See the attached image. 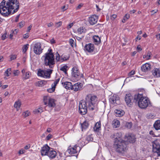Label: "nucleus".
Returning <instances> with one entry per match:
<instances>
[{"label":"nucleus","instance_id":"20e7f679","mask_svg":"<svg viewBox=\"0 0 160 160\" xmlns=\"http://www.w3.org/2000/svg\"><path fill=\"white\" fill-rule=\"evenodd\" d=\"M84 101L88 104L89 109L93 110L96 108L97 98L96 96L89 94L86 95Z\"/></svg>","mask_w":160,"mask_h":160},{"label":"nucleus","instance_id":"9d476101","mask_svg":"<svg viewBox=\"0 0 160 160\" xmlns=\"http://www.w3.org/2000/svg\"><path fill=\"white\" fill-rule=\"evenodd\" d=\"M72 77L77 80H78L80 78L79 72L76 67H74L72 69Z\"/></svg>","mask_w":160,"mask_h":160},{"label":"nucleus","instance_id":"49530a36","mask_svg":"<svg viewBox=\"0 0 160 160\" xmlns=\"http://www.w3.org/2000/svg\"><path fill=\"white\" fill-rule=\"evenodd\" d=\"M20 73L18 70H15L13 71V74L14 76H18Z\"/></svg>","mask_w":160,"mask_h":160},{"label":"nucleus","instance_id":"4be33fe9","mask_svg":"<svg viewBox=\"0 0 160 160\" xmlns=\"http://www.w3.org/2000/svg\"><path fill=\"white\" fill-rule=\"evenodd\" d=\"M93 42L96 45H98L101 43L100 38L97 35H94L93 37Z\"/></svg>","mask_w":160,"mask_h":160},{"label":"nucleus","instance_id":"3c124183","mask_svg":"<svg viewBox=\"0 0 160 160\" xmlns=\"http://www.w3.org/2000/svg\"><path fill=\"white\" fill-rule=\"evenodd\" d=\"M43 111L42 108H39L35 111V112L38 113H41Z\"/></svg>","mask_w":160,"mask_h":160},{"label":"nucleus","instance_id":"ddd939ff","mask_svg":"<svg viewBox=\"0 0 160 160\" xmlns=\"http://www.w3.org/2000/svg\"><path fill=\"white\" fill-rule=\"evenodd\" d=\"M98 17V16L94 15L91 16L89 18V22L91 25L95 24L97 22Z\"/></svg>","mask_w":160,"mask_h":160},{"label":"nucleus","instance_id":"c03bdc74","mask_svg":"<svg viewBox=\"0 0 160 160\" xmlns=\"http://www.w3.org/2000/svg\"><path fill=\"white\" fill-rule=\"evenodd\" d=\"M25 22L22 21L18 23V26L20 28H22L25 25Z\"/></svg>","mask_w":160,"mask_h":160},{"label":"nucleus","instance_id":"b1692460","mask_svg":"<svg viewBox=\"0 0 160 160\" xmlns=\"http://www.w3.org/2000/svg\"><path fill=\"white\" fill-rule=\"evenodd\" d=\"M114 112L115 113L116 116L118 117H121L123 116L124 114L125 113L124 111L122 110H115Z\"/></svg>","mask_w":160,"mask_h":160},{"label":"nucleus","instance_id":"79ce46f5","mask_svg":"<svg viewBox=\"0 0 160 160\" xmlns=\"http://www.w3.org/2000/svg\"><path fill=\"white\" fill-rule=\"evenodd\" d=\"M55 89V87L53 86H52L51 88L48 89H47V91L49 92L52 93L54 91Z\"/></svg>","mask_w":160,"mask_h":160},{"label":"nucleus","instance_id":"e2e57ef3","mask_svg":"<svg viewBox=\"0 0 160 160\" xmlns=\"http://www.w3.org/2000/svg\"><path fill=\"white\" fill-rule=\"evenodd\" d=\"M83 36H82L81 37H76V38L78 41H80L83 38Z\"/></svg>","mask_w":160,"mask_h":160},{"label":"nucleus","instance_id":"f3484780","mask_svg":"<svg viewBox=\"0 0 160 160\" xmlns=\"http://www.w3.org/2000/svg\"><path fill=\"white\" fill-rule=\"evenodd\" d=\"M78 147L80 148V147L76 145H75L73 147H69L67 149V152L70 154L76 153L77 152V148Z\"/></svg>","mask_w":160,"mask_h":160},{"label":"nucleus","instance_id":"1a4fd4ad","mask_svg":"<svg viewBox=\"0 0 160 160\" xmlns=\"http://www.w3.org/2000/svg\"><path fill=\"white\" fill-rule=\"evenodd\" d=\"M34 52L36 54L39 55L42 52L43 49L41 48V45L40 42H36L33 46Z\"/></svg>","mask_w":160,"mask_h":160},{"label":"nucleus","instance_id":"c9c22d12","mask_svg":"<svg viewBox=\"0 0 160 160\" xmlns=\"http://www.w3.org/2000/svg\"><path fill=\"white\" fill-rule=\"evenodd\" d=\"M88 123L86 122H84L81 125L82 128V129H85L88 128Z\"/></svg>","mask_w":160,"mask_h":160},{"label":"nucleus","instance_id":"09e8293b","mask_svg":"<svg viewBox=\"0 0 160 160\" xmlns=\"http://www.w3.org/2000/svg\"><path fill=\"white\" fill-rule=\"evenodd\" d=\"M69 42L70 44L71 45L72 47H73V46L74 44V40H73L72 39H70L69 40Z\"/></svg>","mask_w":160,"mask_h":160},{"label":"nucleus","instance_id":"473e14b6","mask_svg":"<svg viewBox=\"0 0 160 160\" xmlns=\"http://www.w3.org/2000/svg\"><path fill=\"white\" fill-rule=\"evenodd\" d=\"M86 32V30L83 27H81L78 30V32L79 34H82Z\"/></svg>","mask_w":160,"mask_h":160},{"label":"nucleus","instance_id":"680f3d73","mask_svg":"<svg viewBox=\"0 0 160 160\" xmlns=\"http://www.w3.org/2000/svg\"><path fill=\"white\" fill-rule=\"evenodd\" d=\"M24 150H23L22 149H21L18 152V153L19 154H23L24 153Z\"/></svg>","mask_w":160,"mask_h":160},{"label":"nucleus","instance_id":"4d7b16f0","mask_svg":"<svg viewBox=\"0 0 160 160\" xmlns=\"http://www.w3.org/2000/svg\"><path fill=\"white\" fill-rule=\"evenodd\" d=\"M52 52V50L51 49H49L48 50V52L45 54H50L53 55Z\"/></svg>","mask_w":160,"mask_h":160},{"label":"nucleus","instance_id":"7c9ffc66","mask_svg":"<svg viewBox=\"0 0 160 160\" xmlns=\"http://www.w3.org/2000/svg\"><path fill=\"white\" fill-rule=\"evenodd\" d=\"M11 68H9L7 69L5 72L4 75L6 77H9L11 74Z\"/></svg>","mask_w":160,"mask_h":160},{"label":"nucleus","instance_id":"a19ab883","mask_svg":"<svg viewBox=\"0 0 160 160\" xmlns=\"http://www.w3.org/2000/svg\"><path fill=\"white\" fill-rule=\"evenodd\" d=\"M43 81H39L36 83L35 85L38 87H42L43 86Z\"/></svg>","mask_w":160,"mask_h":160},{"label":"nucleus","instance_id":"f704fd0d","mask_svg":"<svg viewBox=\"0 0 160 160\" xmlns=\"http://www.w3.org/2000/svg\"><path fill=\"white\" fill-rule=\"evenodd\" d=\"M44 70L39 69L38 71V75L39 76L44 77Z\"/></svg>","mask_w":160,"mask_h":160},{"label":"nucleus","instance_id":"a18cd8bd","mask_svg":"<svg viewBox=\"0 0 160 160\" xmlns=\"http://www.w3.org/2000/svg\"><path fill=\"white\" fill-rule=\"evenodd\" d=\"M132 126L131 122H127L126 124V127L128 128H130Z\"/></svg>","mask_w":160,"mask_h":160},{"label":"nucleus","instance_id":"cd10ccee","mask_svg":"<svg viewBox=\"0 0 160 160\" xmlns=\"http://www.w3.org/2000/svg\"><path fill=\"white\" fill-rule=\"evenodd\" d=\"M101 123L100 122H97L93 128V129L94 131L96 132L98 131L101 128Z\"/></svg>","mask_w":160,"mask_h":160},{"label":"nucleus","instance_id":"bf43d9fd","mask_svg":"<svg viewBox=\"0 0 160 160\" xmlns=\"http://www.w3.org/2000/svg\"><path fill=\"white\" fill-rule=\"evenodd\" d=\"M73 22L70 23L69 24H68V25L67 26L68 29H69L70 28L73 26Z\"/></svg>","mask_w":160,"mask_h":160},{"label":"nucleus","instance_id":"5fc2aeb1","mask_svg":"<svg viewBox=\"0 0 160 160\" xmlns=\"http://www.w3.org/2000/svg\"><path fill=\"white\" fill-rule=\"evenodd\" d=\"M117 15L116 14H113L112 15L110 18L112 20H114L115 18H116L117 17Z\"/></svg>","mask_w":160,"mask_h":160},{"label":"nucleus","instance_id":"a211bd4d","mask_svg":"<svg viewBox=\"0 0 160 160\" xmlns=\"http://www.w3.org/2000/svg\"><path fill=\"white\" fill-rule=\"evenodd\" d=\"M151 65L148 63H146L143 64L141 68L142 71L144 72H146L150 70L151 69Z\"/></svg>","mask_w":160,"mask_h":160},{"label":"nucleus","instance_id":"13d9d810","mask_svg":"<svg viewBox=\"0 0 160 160\" xmlns=\"http://www.w3.org/2000/svg\"><path fill=\"white\" fill-rule=\"evenodd\" d=\"M135 73V71L132 70V71H131L129 73V75L130 76H132Z\"/></svg>","mask_w":160,"mask_h":160},{"label":"nucleus","instance_id":"f03ea898","mask_svg":"<svg viewBox=\"0 0 160 160\" xmlns=\"http://www.w3.org/2000/svg\"><path fill=\"white\" fill-rule=\"evenodd\" d=\"M114 141L113 147L115 152L119 155L124 156L128 149V142L124 140Z\"/></svg>","mask_w":160,"mask_h":160},{"label":"nucleus","instance_id":"4c0bfd02","mask_svg":"<svg viewBox=\"0 0 160 160\" xmlns=\"http://www.w3.org/2000/svg\"><path fill=\"white\" fill-rule=\"evenodd\" d=\"M151 53L150 52H148L147 54V55H143V58H146L148 60L150 58Z\"/></svg>","mask_w":160,"mask_h":160},{"label":"nucleus","instance_id":"423d86ee","mask_svg":"<svg viewBox=\"0 0 160 160\" xmlns=\"http://www.w3.org/2000/svg\"><path fill=\"white\" fill-rule=\"evenodd\" d=\"M43 101L45 105L51 108H53L55 106L54 100L48 96H45L43 97Z\"/></svg>","mask_w":160,"mask_h":160},{"label":"nucleus","instance_id":"774afa93","mask_svg":"<svg viewBox=\"0 0 160 160\" xmlns=\"http://www.w3.org/2000/svg\"><path fill=\"white\" fill-rule=\"evenodd\" d=\"M149 134L150 135H152L153 137H155V135L154 134V132L152 131L151 130L149 132Z\"/></svg>","mask_w":160,"mask_h":160},{"label":"nucleus","instance_id":"4468645a","mask_svg":"<svg viewBox=\"0 0 160 160\" xmlns=\"http://www.w3.org/2000/svg\"><path fill=\"white\" fill-rule=\"evenodd\" d=\"M50 148V147L47 145H46L42 147L41 150V155L42 156L47 155L48 153Z\"/></svg>","mask_w":160,"mask_h":160},{"label":"nucleus","instance_id":"6ab92c4d","mask_svg":"<svg viewBox=\"0 0 160 160\" xmlns=\"http://www.w3.org/2000/svg\"><path fill=\"white\" fill-rule=\"evenodd\" d=\"M132 97L130 93L127 94L125 98V101L128 106H130L131 105V100L132 99Z\"/></svg>","mask_w":160,"mask_h":160},{"label":"nucleus","instance_id":"e433bc0d","mask_svg":"<svg viewBox=\"0 0 160 160\" xmlns=\"http://www.w3.org/2000/svg\"><path fill=\"white\" fill-rule=\"evenodd\" d=\"M69 56L66 55H62L61 56V60H62V62L64 61L68 60L69 59Z\"/></svg>","mask_w":160,"mask_h":160},{"label":"nucleus","instance_id":"69168bd1","mask_svg":"<svg viewBox=\"0 0 160 160\" xmlns=\"http://www.w3.org/2000/svg\"><path fill=\"white\" fill-rule=\"evenodd\" d=\"M30 147L31 146L30 144H28V145L25 146L24 147V148L25 149L27 150L29 149L30 148Z\"/></svg>","mask_w":160,"mask_h":160},{"label":"nucleus","instance_id":"6e6d98bb","mask_svg":"<svg viewBox=\"0 0 160 160\" xmlns=\"http://www.w3.org/2000/svg\"><path fill=\"white\" fill-rule=\"evenodd\" d=\"M19 30L18 29H15L14 31H12L11 32H12V33H13L14 34H17Z\"/></svg>","mask_w":160,"mask_h":160},{"label":"nucleus","instance_id":"393cba45","mask_svg":"<svg viewBox=\"0 0 160 160\" xmlns=\"http://www.w3.org/2000/svg\"><path fill=\"white\" fill-rule=\"evenodd\" d=\"M52 69H48L47 70H44V78H48L50 77L51 74L52 73Z\"/></svg>","mask_w":160,"mask_h":160},{"label":"nucleus","instance_id":"5701e85b","mask_svg":"<svg viewBox=\"0 0 160 160\" xmlns=\"http://www.w3.org/2000/svg\"><path fill=\"white\" fill-rule=\"evenodd\" d=\"M152 74L154 77L159 78L160 77V69L158 68H155L152 71Z\"/></svg>","mask_w":160,"mask_h":160},{"label":"nucleus","instance_id":"0eeeda50","mask_svg":"<svg viewBox=\"0 0 160 160\" xmlns=\"http://www.w3.org/2000/svg\"><path fill=\"white\" fill-rule=\"evenodd\" d=\"M88 105L84 101H81L79 102V110L80 113L82 115H85L87 112Z\"/></svg>","mask_w":160,"mask_h":160},{"label":"nucleus","instance_id":"412c9836","mask_svg":"<svg viewBox=\"0 0 160 160\" xmlns=\"http://www.w3.org/2000/svg\"><path fill=\"white\" fill-rule=\"evenodd\" d=\"M62 84L66 89L72 90V84L71 82H62Z\"/></svg>","mask_w":160,"mask_h":160},{"label":"nucleus","instance_id":"2eb2a0df","mask_svg":"<svg viewBox=\"0 0 160 160\" xmlns=\"http://www.w3.org/2000/svg\"><path fill=\"white\" fill-rule=\"evenodd\" d=\"M82 86L83 85L82 83H76L73 85H72V90H74L75 91L80 90L82 89Z\"/></svg>","mask_w":160,"mask_h":160},{"label":"nucleus","instance_id":"72a5a7b5","mask_svg":"<svg viewBox=\"0 0 160 160\" xmlns=\"http://www.w3.org/2000/svg\"><path fill=\"white\" fill-rule=\"evenodd\" d=\"M56 60L58 62H62V60H61V56L60 57L58 52L55 53Z\"/></svg>","mask_w":160,"mask_h":160},{"label":"nucleus","instance_id":"de8ad7c7","mask_svg":"<svg viewBox=\"0 0 160 160\" xmlns=\"http://www.w3.org/2000/svg\"><path fill=\"white\" fill-rule=\"evenodd\" d=\"M87 140L88 141H92L93 140L92 135H88L87 137Z\"/></svg>","mask_w":160,"mask_h":160},{"label":"nucleus","instance_id":"864d4df0","mask_svg":"<svg viewBox=\"0 0 160 160\" xmlns=\"http://www.w3.org/2000/svg\"><path fill=\"white\" fill-rule=\"evenodd\" d=\"M59 81V79H56L54 82V83H53L54 85L53 86L54 87H55V88L56 86V85L57 84H58V83Z\"/></svg>","mask_w":160,"mask_h":160},{"label":"nucleus","instance_id":"bb28decb","mask_svg":"<svg viewBox=\"0 0 160 160\" xmlns=\"http://www.w3.org/2000/svg\"><path fill=\"white\" fill-rule=\"evenodd\" d=\"M112 124L113 128H116L119 126L120 122L118 120L114 119L113 121Z\"/></svg>","mask_w":160,"mask_h":160},{"label":"nucleus","instance_id":"7ed1b4c3","mask_svg":"<svg viewBox=\"0 0 160 160\" xmlns=\"http://www.w3.org/2000/svg\"><path fill=\"white\" fill-rule=\"evenodd\" d=\"M134 100L138 102V106L142 109L146 108L150 103L149 99L147 97H143L142 94L139 93L134 96Z\"/></svg>","mask_w":160,"mask_h":160},{"label":"nucleus","instance_id":"6e6552de","mask_svg":"<svg viewBox=\"0 0 160 160\" xmlns=\"http://www.w3.org/2000/svg\"><path fill=\"white\" fill-rule=\"evenodd\" d=\"M84 50L85 52L89 53H94L95 52L94 45L93 44L91 43L87 44L84 47Z\"/></svg>","mask_w":160,"mask_h":160},{"label":"nucleus","instance_id":"c85d7f7f","mask_svg":"<svg viewBox=\"0 0 160 160\" xmlns=\"http://www.w3.org/2000/svg\"><path fill=\"white\" fill-rule=\"evenodd\" d=\"M115 134L116 136V139L114 140V141H116V140L119 141L123 140L121 138L122 136V133L121 132H118L115 133Z\"/></svg>","mask_w":160,"mask_h":160},{"label":"nucleus","instance_id":"0e129e2a","mask_svg":"<svg viewBox=\"0 0 160 160\" xmlns=\"http://www.w3.org/2000/svg\"><path fill=\"white\" fill-rule=\"evenodd\" d=\"M111 138H114V140L116 139V136L115 133L113 134L111 136Z\"/></svg>","mask_w":160,"mask_h":160},{"label":"nucleus","instance_id":"603ef678","mask_svg":"<svg viewBox=\"0 0 160 160\" xmlns=\"http://www.w3.org/2000/svg\"><path fill=\"white\" fill-rule=\"evenodd\" d=\"M52 136L50 134H49L46 138V140H49L51 138H52Z\"/></svg>","mask_w":160,"mask_h":160},{"label":"nucleus","instance_id":"f8f14e48","mask_svg":"<svg viewBox=\"0 0 160 160\" xmlns=\"http://www.w3.org/2000/svg\"><path fill=\"white\" fill-rule=\"evenodd\" d=\"M153 151L157 153L158 156H160V145L158 143H154L152 144Z\"/></svg>","mask_w":160,"mask_h":160},{"label":"nucleus","instance_id":"dca6fc26","mask_svg":"<svg viewBox=\"0 0 160 160\" xmlns=\"http://www.w3.org/2000/svg\"><path fill=\"white\" fill-rule=\"evenodd\" d=\"M125 138V139H127L130 143H133L136 141V138L135 136L132 134L126 135Z\"/></svg>","mask_w":160,"mask_h":160},{"label":"nucleus","instance_id":"9b49d317","mask_svg":"<svg viewBox=\"0 0 160 160\" xmlns=\"http://www.w3.org/2000/svg\"><path fill=\"white\" fill-rule=\"evenodd\" d=\"M109 102L111 103L117 104L119 102V97L117 95L114 94L110 98Z\"/></svg>","mask_w":160,"mask_h":160},{"label":"nucleus","instance_id":"aec40b11","mask_svg":"<svg viewBox=\"0 0 160 160\" xmlns=\"http://www.w3.org/2000/svg\"><path fill=\"white\" fill-rule=\"evenodd\" d=\"M50 158H54L57 155V152L56 151L52 148H51L49 152L48 153L47 155Z\"/></svg>","mask_w":160,"mask_h":160},{"label":"nucleus","instance_id":"f257e3e1","mask_svg":"<svg viewBox=\"0 0 160 160\" xmlns=\"http://www.w3.org/2000/svg\"><path fill=\"white\" fill-rule=\"evenodd\" d=\"M19 4L18 0H2L0 3V13L5 17L14 13L18 10Z\"/></svg>","mask_w":160,"mask_h":160},{"label":"nucleus","instance_id":"2f4dec72","mask_svg":"<svg viewBox=\"0 0 160 160\" xmlns=\"http://www.w3.org/2000/svg\"><path fill=\"white\" fill-rule=\"evenodd\" d=\"M21 106V102L19 100L16 101L14 104V107L18 110L20 108Z\"/></svg>","mask_w":160,"mask_h":160},{"label":"nucleus","instance_id":"58836bf2","mask_svg":"<svg viewBox=\"0 0 160 160\" xmlns=\"http://www.w3.org/2000/svg\"><path fill=\"white\" fill-rule=\"evenodd\" d=\"M28 46L29 45L28 44H27L26 45H24L22 47V52L23 53H25L27 50H28Z\"/></svg>","mask_w":160,"mask_h":160},{"label":"nucleus","instance_id":"a878e982","mask_svg":"<svg viewBox=\"0 0 160 160\" xmlns=\"http://www.w3.org/2000/svg\"><path fill=\"white\" fill-rule=\"evenodd\" d=\"M153 127L157 130L160 129V120H158L155 121L153 124Z\"/></svg>","mask_w":160,"mask_h":160},{"label":"nucleus","instance_id":"ea45409f","mask_svg":"<svg viewBox=\"0 0 160 160\" xmlns=\"http://www.w3.org/2000/svg\"><path fill=\"white\" fill-rule=\"evenodd\" d=\"M31 75V73L29 72H27L24 74V78L25 79H26L29 78Z\"/></svg>","mask_w":160,"mask_h":160},{"label":"nucleus","instance_id":"37998d69","mask_svg":"<svg viewBox=\"0 0 160 160\" xmlns=\"http://www.w3.org/2000/svg\"><path fill=\"white\" fill-rule=\"evenodd\" d=\"M23 115L24 117H26L28 116L30 114V112L28 111L24 112L23 114Z\"/></svg>","mask_w":160,"mask_h":160},{"label":"nucleus","instance_id":"c756f323","mask_svg":"<svg viewBox=\"0 0 160 160\" xmlns=\"http://www.w3.org/2000/svg\"><path fill=\"white\" fill-rule=\"evenodd\" d=\"M68 69V67L67 65H64L62 66L60 69L63 71L66 74H67V71Z\"/></svg>","mask_w":160,"mask_h":160},{"label":"nucleus","instance_id":"338daca9","mask_svg":"<svg viewBox=\"0 0 160 160\" xmlns=\"http://www.w3.org/2000/svg\"><path fill=\"white\" fill-rule=\"evenodd\" d=\"M129 14H127L125 15V16L124 17V18H125L127 20L129 18Z\"/></svg>","mask_w":160,"mask_h":160},{"label":"nucleus","instance_id":"052dcab7","mask_svg":"<svg viewBox=\"0 0 160 160\" xmlns=\"http://www.w3.org/2000/svg\"><path fill=\"white\" fill-rule=\"evenodd\" d=\"M62 22H57L56 23V26L57 27H59L62 24Z\"/></svg>","mask_w":160,"mask_h":160},{"label":"nucleus","instance_id":"8fccbe9b","mask_svg":"<svg viewBox=\"0 0 160 160\" xmlns=\"http://www.w3.org/2000/svg\"><path fill=\"white\" fill-rule=\"evenodd\" d=\"M17 58V55H12L10 56V60L12 61V60L15 59Z\"/></svg>","mask_w":160,"mask_h":160},{"label":"nucleus","instance_id":"39448f33","mask_svg":"<svg viewBox=\"0 0 160 160\" xmlns=\"http://www.w3.org/2000/svg\"><path fill=\"white\" fill-rule=\"evenodd\" d=\"M42 58L44 59V63L46 66H49L50 68H52L55 63L54 55L45 54Z\"/></svg>","mask_w":160,"mask_h":160}]
</instances>
